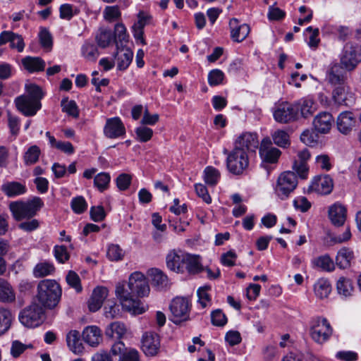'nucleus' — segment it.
I'll return each instance as SVG.
<instances>
[{
	"label": "nucleus",
	"mask_w": 361,
	"mask_h": 361,
	"mask_svg": "<svg viewBox=\"0 0 361 361\" xmlns=\"http://www.w3.org/2000/svg\"><path fill=\"white\" fill-rule=\"evenodd\" d=\"M149 293V286L145 275L139 271L130 274L128 282L118 284L116 295L118 298L123 310L133 313L140 314L147 309L137 298H142Z\"/></svg>",
	"instance_id": "f257e3e1"
},
{
	"label": "nucleus",
	"mask_w": 361,
	"mask_h": 361,
	"mask_svg": "<svg viewBox=\"0 0 361 361\" xmlns=\"http://www.w3.org/2000/svg\"><path fill=\"white\" fill-rule=\"evenodd\" d=\"M326 80L331 86L332 99L336 104L350 106L355 103V94L348 85L345 68L338 64L332 65L326 72Z\"/></svg>",
	"instance_id": "f03ea898"
},
{
	"label": "nucleus",
	"mask_w": 361,
	"mask_h": 361,
	"mask_svg": "<svg viewBox=\"0 0 361 361\" xmlns=\"http://www.w3.org/2000/svg\"><path fill=\"white\" fill-rule=\"evenodd\" d=\"M25 94L16 98V108L25 116H33L41 109L43 92L41 87L35 84L25 85Z\"/></svg>",
	"instance_id": "7ed1b4c3"
},
{
	"label": "nucleus",
	"mask_w": 361,
	"mask_h": 361,
	"mask_svg": "<svg viewBox=\"0 0 361 361\" xmlns=\"http://www.w3.org/2000/svg\"><path fill=\"white\" fill-rule=\"evenodd\" d=\"M36 298L44 307L54 308L59 303L61 296L59 284L54 280L44 279L37 285Z\"/></svg>",
	"instance_id": "20e7f679"
},
{
	"label": "nucleus",
	"mask_w": 361,
	"mask_h": 361,
	"mask_svg": "<svg viewBox=\"0 0 361 361\" xmlns=\"http://www.w3.org/2000/svg\"><path fill=\"white\" fill-rule=\"evenodd\" d=\"M44 203L39 197H35L27 202L16 201L9 204V209L17 221L33 217L42 207Z\"/></svg>",
	"instance_id": "39448f33"
},
{
	"label": "nucleus",
	"mask_w": 361,
	"mask_h": 361,
	"mask_svg": "<svg viewBox=\"0 0 361 361\" xmlns=\"http://www.w3.org/2000/svg\"><path fill=\"white\" fill-rule=\"evenodd\" d=\"M44 306L32 302L29 306L20 312L19 319L20 322L27 327H36L39 326L45 319Z\"/></svg>",
	"instance_id": "423d86ee"
},
{
	"label": "nucleus",
	"mask_w": 361,
	"mask_h": 361,
	"mask_svg": "<svg viewBox=\"0 0 361 361\" xmlns=\"http://www.w3.org/2000/svg\"><path fill=\"white\" fill-rule=\"evenodd\" d=\"M297 185L295 173L293 171H285L278 178L276 192L281 200H284L295 189Z\"/></svg>",
	"instance_id": "0eeeda50"
},
{
	"label": "nucleus",
	"mask_w": 361,
	"mask_h": 361,
	"mask_svg": "<svg viewBox=\"0 0 361 361\" xmlns=\"http://www.w3.org/2000/svg\"><path fill=\"white\" fill-rule=\"evenodd\" d=\"M274 120L279 123H289L298 119V109L288 102L276 104L273 109Z\"/></svg>",
	"instance_id": "6e6552de"
},
{
	"label": "nucleus",
	"mask_w": 361,
	"mask_h": 361,
	"mask_svg": "<svg viewBox=\"0 0 361 361\" xmlns=\"http://www.w3.org/2000/svg\"><path fill=\"white\" fill-rule=\"evenodd\" d=\"M171 313L170 319L174 324H180L189 319L190 304L185 298L176 297L169 306Z\"/></svg>",
	"instance_id": "1a4fd4ad"
},
{
	"label": "nucleus",
	"mask_w": 361,
	"mask_h": 361,
	"mask_svg": "<svg viewBox=\"0 0 361 361\" xmlns=\"http://www.w3.org/2000/svg\"><path fill=\"white\" fill-rule=\"evenodd\" d=\"M227 168L235 175H240L248 166L247 153L238 148H234L227 157Z\"/></svg>",
	"instance_id": "9d476101"
},
{
	"label": "nucleus",
	"mask_w": 361,
	"mask_h": 361,
	"mask_svg": "<svg viewBox=\"0 0 361 361\" xmlns=\"http://www.w3.org/2000/svg\"><path fill=\"white\" fill-rule=\"evenodd\" d=\"M332 331V328L326 319H317L311 327L310 335L315 342L321 344L329 338Z\"/></svg>",
	"instance_id": "9b49d317"
},
{
	"label": "nucleus",
	"mask_w": 361,
	"mask_h": 361,
	"mask_svg": "<svg viewBox=\"0 0 361 361\" xmlns=\"http://www.w3.org/2000/svg\"><path fill=\"white\" fill-rule=\"evenodd\" d=\"M104 135L110 139H116L126 135V128L119 117L108 118L104 127Z\"/></svg>",
	"instance_id": "f8f14e48"
},
{
	"label": "nucleus",
	"mask_w": 361,
	"mask_h": 361,
	"mask_svg": "<svg viewBox=\"0 0 361 361\" xmlns=\"http://www.w3.org/2000/svg\"><path fill=\"white\" fill-rule=\"evenodd\" d=\"M142 349L147 356H154L160 349V338L157 334L146 332L142 339Z\"/></svg>",
	"instance_id": "ddd939ff"
},
{
	"label": "nucleus",
	"mask_w": 361,
	"mask_h": 361,
	"mask_svg": "<svg viewBox=\"0 0 361 361\" xmlns=\"http://www.w3.org/2000/svg\"><path fill=\"white\" fill-rule=\"evenodd\" d=\"M259 154L264 161L276 163L281 155V151L276 147H271L270 138L267 137L263 139L261 142Z\"/></svg>",
	"instance_id": "4468645a"
},
{
	"label": "nucleus",
	"mask_w": 361,
	"mask_h": 361,
	"mask_svg": "<svg viewBox=\"0 0 361 361\" xmlns=\"http://www.w3.org/2000/svg\"><path fill=\"white\" fill-rule=\"evenodd\" d=\"M187 257L188 254L180 250L171 251L166 258L167 267L173 271L183 273V266L185 267L184 262Z\"/></svg>",
	"instance_id": "2eb2a0df"
},
{
	"label": "nucleus",
	"mask_w": 361,
	"mask_h": 361,
	"mask_svg": "<svg viewBox=\"0 0 361 361\" xmlns=\"http://www.w3.org/2000/svg\"><path fill=\"white\" fill-rule=\"evenodd\" d=\"M117 68L119 71H124L128 68L133 58V51L126 46L120 47L116 42V52L114 54Z\"/></svg>",
	"instance_id": "dca6fc26"
},
{
	"label": "nucleus",
	"mask_w": 361,
	"mask_h": 361,
	"mask_svg": "<svg viewBox=\"0 0 361 361\" xmlns=\"http://www.w3.org/2000/svg\"><path fill=\"white\" fill-rule=\"evenodd\" d=\"M259 147V141L256 133H244L236 140L235 148L246 152H255Z\"/></svg>",
	"instance_id": "f3484780"
},
{
	"label": "nucleus",
	"mask_w": 361,
	"mask_h": 361,
	"mask_svg": "<svg viewBox=\"0 0 361 361\" xmlns=\"http://www.w3.org/2000/svg\"><path fill=\"white\" fill-rule=\"evenodd\" d=\"M109 290L106 287L97 286L92 293L88 300V308L90 312H94L99 310L105 299L107 298Z\"/></svg>",
	"instance_id": "a211bd4d"
},
{
	"label": "nucleus",
	"mask_w": 361,
	"mask_h": 361,
	"mask_svg": "<svg viewBox=\"0 0 361 361\" xmlns=\"http://www.w3.org/2000/svg\"><path fill=\"white\" fill-rule=\"evenodd\" d=\"M333 180L328 176H318L314 178L309 190L319 194H329L333 189Z\"/></svg>",
	"instance_id": "6ab92c4d"
},
{
	"label": "nucleus",
	"mask_w": 361,
	"mask_h": 361,
	"mask_svg": "<svg viewBox=\"0 0 361 361\" xmlns=\"http://www.w3.org/2000/svg\"><path fill=\"white\" fill-rule=\"evenodd\" d=\"M356 118L350 111H343L337 118L336 125L338 131L344 135L349 134L355 126Z\"/></svg>",
	"instance_id": "aec40b11"
},
{
	"label": "nucleus",
	"mask_w": 361,
	"mask_h": 361,
	"mask_svg": "<svg viewBox=\"0 0 361 361\" xmlns=\"http://www.w3.org/2000/svg\"><path fill=\"white\" fill-rule=\"evenodd\" d=\"M334 121V117L329 112L323 111L315 116L313 126L318 133H326L331 128Z\"/></svg>",
	"instance_id": "412c9836"
},
{
	"label": "nucleus",
	"mask_w": 361,
	"mask_h": 361,
	"mask_svg": "<svg viewBox=\"0 0 361 361\" xmlns=\"http://www.w3.org/2000/svg\"><path fill=\"white\" fill-rule=\"evenodd\" d=\"M231 37L236 42H243L249 35L250 29L247 24L238 25V20L233 18L229 22Z\"/></svg>",
	"instance_id": "4be33fe9"
},
{
	"label": "nucleus",
	"mask_w": 361,
	"mask_h": 361,
	"mask_svg": "<svg viewBox=\"0 0 361 361\" xmlns=\"http://www.w3.org/2000/svg\"><path fill=\"white\" fill-rule=\"evenodd\" d=\"M298 159L295 160L293 165V169L295 171L302 179H306L308 175V167L307 160L310 157V153L308 149H305L298 152Z\"/></svg>",
	"instance_id": "5701e85b"
},
{
	"label": "nucleus",
	"mask_w": 361,
	"mask_h": 361,
	"mask_svg": "<svg viewBox=\"0 0 361 361\" xmlns=\"http://www.w3.org/2000/svg\"><path fill=\"white\" fill-rule=\"evenodd\" d=\"M359 61L356 49L352 46L346 45L344 47L341 59V64L345 68L353 70L356 67Z\"/></svg>",
	"instance_id": "b1692460"
},
{
	"label": "nucleus",
	"mask_w": 361,
	"mask_h": 361,
	"mask_svg": "<svg viewBox=\"0 0 361 361\" xmlns=\"http://www.w3.org/2000/svg\"><path fill=\"white\" fill-rule=\"evenodd\" d=\"M329 217L336 226H343L346 219V209L340 204H334L329 207Z\"/></svg>",
	"instance_id": "393cba45"
},
{
	"label": "nucleus",
	"mask_w": 361,
	"mask_h": 361,
	"mask_svg": "<svg viewBox=\"0 0 361 361\" xmlns=\"http://www.w3.org/2000/svg\"><path fill=\"white\" fill-rule=\"evenodd\" d=\"M355 259L354 252L352 249L346 247L341 248L336 257V264L340 269H348L350 267L352 262Z\"/></svg>",
	"instance_id": "a878e982"
},
{
	"label": "nucleus",
	"mask_w": 361,
	"mask_h": 361,
	"mask_svg": "<svg viewBox=\"0 0 361 361\" xmlns=\"http://www.w3.org/2000/svg\"><path fill=\"white\" fill-rule=\"evenodd\" d=\"M82 336L85 343L96 346L102 340L101 330L96 326H89L83 330Z\"/></svg>",
	"instance_id": "bb28decb"
},
{
	"label": "nucleus",
	"mask_w": 361,
	"mask_h": 361,
	"mask_svg": "<svg viewBox=\"0 0 361 361\" xmlns=\"http://www.w3.org/2000/svg\"><path fill=\"white\" fill-rule=\"evenodd\" d=\"M132 350H135L126 348L124 343L118 341L112 345L109 355L111 357V361H124L126 355Z\"/></svg>",
	"instance_id": "cd10ccee"
},
{
	"label": "nucleus",
	"mask_w": 361,
	"mask_h": 361,
	"mask_svg": "<svg viewBox=\"0 0 361 361\" xmlns=\"http://www.w3.org/2000/svg\"><path fill=\"white\" fill-rule=\"evenodd\" d=\"M78 331L71 330L66 336V342L69 349L75 354H79L83 350V345L80 339Z\"/></svg>",
	"instance_id": "c85d7f7f"
},
{
	"label": "nucleus",
	"mask_w": 361,
	"mask_h": 361,
	"mask_svg": "<svg viewBox=\"0 0 361 361\" xmlns=\"http://www.w3.org/2000/svg\"><path fill=\"white\" fill-rule=\"evenodd\" d=\"M24 68L29 72L42 71L45 68V62L39 57L26 56L22 59Z\"/></svg>",
	"instance_id": "c756f323"
},
{
	"label": "nucleus",
	"mask_w": 361,
	"mask_h": 361,
	"mask_svg": "<svg viewBox=\"0 0 361 361\" xmlns=\"http://www.w3.org/2000/svg\"><path fill=\"white\" fill-rule=\"evenodd\" d=\"M1 190L8 197H11L24 194L26 187L20 183L13 181L2 185Z\"/></svg>",
	"instance_id": "7c9ffc66"
},
{
	"label": "nucleus",
	"mask_w": 361,
	"mask_h": 361,
	"mask_svg": "<svg viewBox=\"0 0 361 361\" xmlns=\"http://www.w3.org/2000/svg\"><path fill=\"white\" fill-rule=\"evenodd\" d=\"M126 329L123 323L120 322H114L107 326L105 334L106 336L109 338L119 340L126 334Z\"/></svg>",
	"instance_id": "2f4dec72"
},
{
	"label": "nucleus",
	"mask_w": 361,
	"mask_h": 361,
	"mask_svg": "<svg viewBox=\"0 0 361 361\" xmlns=\"http://www.w3.org/2000/svg\"><path fill=\"white\" fill-rule=\"evenodd\" d=\"M54 271L55 267L52 263L43 262L35 265L32 273L35 278H43L51 275Z\"/></svg>",
	"instance_id": "473e14b6"
},
{
	"label": "nucleus",
	"mask_w": 361,
	"mask_h": 361,
	"mask_svg": "<svg viewBox=\"0 0 361 361\" xmlns=\"http://www.w3.org/2000/svg\"><path fill=\"white\" fill-rule=\"evenodd\" d=\"M15 293L11 285L6 281L0 278V301L11 302L15 300Z\"/></svg>",
	"instance_id": "72a5a7b5"
},
{
	"label": "nucleus",
	"mask_w": 361,
	"mask_h": 361,
	"mask_svg": "<svg viewBox=\"0 0 361 361\" xmlns=\"http://www.w3.org/2000/svg\"><path fill=\"white\" fill-rule=\"evenodd\" d=\"M314 290L317 298L324 299L327 298L331 293V286L328 280L320 279L314 284Z\"/></svg>",
	"instance_id": "f704fd0d"
},
{
	"label": "nucleus",
	"mask_w": 361,
	"mask_h": 361,
	"mask_svg": "<svg viewBox=\"0 0 361 361\" xmlns=\"http://www.w3.org/2000/svg\"><path fill=\"white\" fill-rule=\"evenodd\" d=\"M82 56L88 61L94 62L99 56L97 47L89 42H85L81 47Z\"/></svg>",
	"instance_id": "c9c22d12"
},
{
	"label": "nucleus",
	"mask_w": 361,
	"mask_h": 361,
	"mask_svg": "<svg viewBox=\"0 0 361 361\" xmlns=\"http://www.w3.org/2000/svg\"><path fill=\"white\" fill-rule=\"evenodd\" d=\"M12 321L11 311L4 307H0V336L5 334L10 328Z\"/></svg>",
	"instance_id": "e433bc0d"
},
{
	"label": "nucleus",
	"mask_w": 361,
	"mask_h": 361,
	"mask_svg": "<svg viewBox=\"0 0 361 361\" xmlns=\"http://www.w3.org/2000/svg\"><path fill=\"white\" fill-rule=\"evenodd\" d=\"M41 150L37 145H32L24 153L23 161L25 165L30 166L37 163L39 160Z\"/></svg>",
	"instance_id": "4c0bfd02"
},
{
	"label": "nucleus",
	"mask_w": 361,
	"mask_h": 361,
	"mask_svg": "<svg viewBox=\"0 0 361 361\" xmlns=\"http://www.w3.org/2000/svg\"><path fill=\"white\" fill-rule=\"evenodd\" d=\"M152 277V283L157 286L159 288H163L168 285V277L163 271L158 269H152L149 271Z\"/></svg>",
	"instance_id": "58836bf2"
},
{
	"label": "nucleus",
	"mask_w": 361,
	"mask_h": 361,
	"mask_svg": "<svg viewBox=\"0 0 361 361\" xmlns=\"http://www.w3.org/2000/svg\"><path fill=\"white\" fill-rule=\"evenodd\" d=\"M183 272L187 271L189 274H197L202 270V266L198 259L191 255L188 254L187 259L184 262Z\"/></svg>",
	"instance_id": "ea45409f"
},
{
	"label": "nucleus",
	"mask_w": 361,
	"mask_h": 361,
	"mask_svg": "<svg viewBox=\"0 0 361 361\" xmlns=\"http://www.w3.org/2000/svg\"><path fill=\"white\" fill-rule=\"evenodd\" d=\"M337 290L340 295L344 297L351 295L353 291L352 281L345 277H341L337 282Z\"/></svg>",
	"instance_id": "a19ab883"
},
{
	"label": "nucleus",
	"mask_w": 361,
	"mask_h": 361,
	"mask_svg": "<svg viewBox=\"0 0 361 361\" xmlns=\"http://www.w3.org/2000/svg\"><path fill=\"white\" fill-rule=\"evenodd\" d=\"M96 40L99 47L106 48L112 42H114L113 32L111 30H101L96 37Z\"/></svg>",
	"instance_id": "79ce46f5"
},
{
	"label": "nucleus",
	"mask_w": 361,
	"mask_h": 361,
	"mask_svg": "<svg viewBox=\"0 0 361 361\" xmlns=\"http://www.w3.org/2000/svg\"><path fill=\"white\" fill-rule=\"evenodd\" d=\"M204 174L205 183L211 186H214L217 184L221 176L219 171L213 166L206 167Z\"/></svg>",
	"instance_id": "37998d69"
},
{
	"label": "nucleus",
	"mask_w": 361,
	"mask_h": 361,
	"mask_svg": "<svg viewBox=\"0 0 361 361\" xmlns=\"http://www.w3.org/2000/svg\"><path fill=\"white\" fill-rule=\"evenodd\" d=\"M293 104L298 109V112L300 111L301 115L304 118L311 116L314 112L313 102L312 100H300Z\"/></svg>",
	"instance_id": "c03bdc74"
},
{
	"label": "nucleus",
	"mask_w": 361,
	"mask_h": 361,
	"mask_svg": "<svg viewBox=\"0 0 361 361\" xmlns=\"http://www.w3.org/2000/svg\"><path fill=\"white\" fill-rule=\"evenodd\" d=\"M272 139L275 145L280 147H287L290 145L289 135L285 130H278L272 134Z\"/></svg>",
	"instance_id": "a18cd8bd"
},
{
	"label": "nucleus",
	"mask_w": 361,
	"mask_h": 361,
	"mask_svg": "<svg viewBox=\"0 0 361 361\" xmlns=\"http://www.w3.org/2000/svg\"><path fill=\"white\" fill-rule=\"evenodd\" d=\"M113 35L114 42L116 44V42H118L120 47L124 46L123 44V42H128V36L126 33V29L123 24L118 23L115 25L114 32L113 33Z\"/></svg>",
	"instance_id": "49530a36"
},
{
	"label": "nucleus",
	"mask_w": 361,
	"mask_h": 361,
	"mask_svg": "<svg viewBox=\"0 0 361 361\" xmlns=\"http://www.w3.org/2000/svg\"><path fill=\"white\" fill-rule=\"evenodd\" d=\"M316 267L322 269L324 271H331L334 269L333 260L327 255L320 256L314 260Z\"/></svg>",
	"instance_id": "de8ad7c7"
},
{
	"label": "nucleus",
	"mask_w": 361,
	"mask_h": 361,
	"mask_svg": "<svg viewBox=\"0 0 361 361\" xmlns=\"http://www.w3.org/2000/svg\"><path fill=\"white\" fill-rule=\"evenodd\" d=\"M136 138L141 142H146L151 140L153 135V130L150 128L141 126L135 128Z\"/></svg>",
	"instance_id": "09e8293b"
},
{
	"label": "nucleus",
	"mask_w": 361,
	"mask_h": 361,
	"mask_svg": "<svg viewBox=\"0 0 361 361\" xmlns=\"http://www.w3.org/2000/svg\"><path fill=\"white\" fill-rule=\"evenodd\" d=\"M110 180V175L108 173L102 172L94 177V184L99 191L103 192L108 188Z\"/></svg>",
	"instance_id": "8fccbe9b"
},
{
	"label": "nucleus",
	"mask_w": 361,
	"mask_h": 361,
	"mask_svg": "<svg viewBox=\"0 0 361 361\" xmlns=\"http://www.w3.org/2000/svg\"><path fill=\"white\" fill-rule=\"evenodd\" d=\"M106 256L111 261H120L124 257V252L118 245H110L107 249Z\"/></svg>",
	"instance_id": "3c124183"
},
{
	"label": "nucleus",
	"mask_w": 361,
	"mask_h": 361,
	"mask_svg": "<svg viewBox=\"0 0 361 361\" xmlns=\"http://www.w3.org/2000/svg\"><path fill=\"white\" fill-rule=\"evenodd\" d=\"M119 305L115 302L108 300L104 306V316L108 319H114L120 315Z\"/></svg>",
	"instance_id": "603ef678"
},
{
	"label": "nucleus",
	"mask_w": 361,
	"mask_h": 361,
	"mask_svg": "<svg viewBox=\"0 0 361 361\" xmlns=\"http://www.w3.org/2000/svg\"><path fill=\"white\" fill-rule=\"evenodd\" d=\"M61 107L63 111L67 113L69 116H71L74 118L78 117V109L75 101H68L67 99H62Z\"/></svg>",
	"instance_id": "864d4df0"
},
{
	"label": "nucleus",
	"mask_w": 361,
	"mask_h": 361,
	"mask_svg": "<svg viewBox=\"0 0 361 361\" xmlns=\"http://www.w3.org/2000/svg\"><path fill=\"white\" fill-rule=\"evenodd\" d=\"M71 206L75 214H82L87 209V204L82 196L73 198Z\"/></svg>",
	"instance_id": "5fc2aeb1"
},
{
	"label": "nucleus",
	"mask_w": 361,
	"mask_h": 361,
	"mask_svg": "<svg viewBox=\"0 0 361 361\" xmlns=\"http://www.w3.org/2000/svg\"><path fill=\"white\" fill-rule=\"evenodd\" d=\"M59 11L61 18L69 20L78 13V9L71 4H65L60 6Z\"/></svg>",
	"instance_id": "6e6d98bb"
},
{
	"label": "nucleus",
	"mask_w": 361,
	"mask_h": 361,
	"mask_svg": "<svg viewBox=\"0 0 361 361\" xmlns=\"http://www.w3.org/2000/svg\"><path fill=\"white\" fill-rule=\"evenodd\" d=\"M224 73L219 69L212 70L208 74V83L210 86H216L222 83Z\"/></svg>",
	"instance_id": "4d7b16f0"
},
{
	"label": "nucleus",
	"mask_w": 361,
	"mask_h": 361,
	"mask_svg": "<svg viewBox=\"0 0 361 361\" xmlns=\"http://www.w3.org/2000/svg\"><path fill=\"white\" fill-rule=\"evenodd\" d=\"M104 17L109 21L117 20L121 16V11L118 6H108L104 10Z\"/></svg>",
	"instance_id": "13d9d810"
},
{
	"label": "nucleus",
	"mask_w": 361,
	"mask_h": 361,
	"mask_svg": "<svg viewBox=\"0 0 361 361\" xmlns=\"http://www.w3.org/2000/svg\"><path fill=\"white\" fill-rule=\"evenodd\" d=\"M32 344L25 345L19 341H13L11 344V354L13 357H19L26 349L32 348Z\"/></svg>",
	"instance_id": "bf43d9fd"
},
{
	"label": "nucleus",
	"mask_w": 361,
	"mask_h": 361,
	"mask_svg": "<svg viewBox=\"0 0 361 361\" xmlns=\"http://www.w3.org/2000/svg\"><path fill=\"white\" fill-rule=\"evenodd\" d=\"M54 256L58 262L64 263L70 258V255L67 251V248L64 245H56L54 247Z\"/></svg>",
	"instance_id": "052dcab7"
},
{
	"label": "nucleus",
	"mask_w": 361,
	"mask_h": 361,
	"mask_svg": "<svg viewBox=\"0 0 361 361\" xmlns=\"http://www.w3.org/2000/svg\"><path fill=\"white\" fill-rule=\"evenodd\" d=\"M39 42L43 48L50 49L52 47V37L46 28H42L39 33Z\"/></svg>",
	"instance_id": "680f3d73"
},
{
	"label": "nucleus",
	"mask_w": 361,
	"mask_h": 361,
	"mask_svg": "<svg viewBox=\"0 0 361 361\" xmlns=\"http://www.w3.org/2000/svg\"><path fill=\"white\" fill-rule=\"evenodd\" d=\"M8 126L11 134L16 137L20 130V120L17 116H13L9 111H8Z\"/></svg>",
	"instance_id": "e2e57ef3"
},
{
	"label": "nucleus",
	"mask_w": 361,
	"mask_h": 361,
	"mask_svg": "<svg viewBox=\"0 0 361 361\" xmlns=\"http://www.w3.org/2000/svg\"><path fill=\"white\" fill-rule=\"evenodd\" d=\"M66 281L68 284L75 288L78 293L82 290L80 277L75 271H68L66 276Z\"/></svg>",
	"instance_id": "0e129e2a"
},
{
	"label": "nucleus",
	"mask_w": 361,
	"mask_h": 361,
	"mask_svg": "<svg viewBox=\"0 0 361 361\" xmlns=\"http://www.w3.org/2000/svg\"><path fill=\"white\" fill-rule=\"evenodd\" d=\"M211 321L214 326H224L227 323V318L222 311L218 309L212 312Z\"/></svg>",
	"instance_id": "69168bd1"
},
{
	"label": "nucleus",
	"mask_w": 361,
	"mask_h": 361,
	"mask_svg": "<svg viewBox=\"0 0 361 361\" xmlns=\"http://www.w3.org/2000/svg\"><path fill=\"white\" fill-rule=\"evenodd\" d=\"M132 180V176L128 173H121L116 178V185L120 190H126L128 188Z\"/></svg>",
	"instance_id": "338daca9"
},
{
	"label": "nucleus",
	"mask_w": 361,
	"mask_h": 361,
	"mask_svg": "<svg viewBox=\"0 0 361 361\" xmlns=\"http://www.w3.org/2000/svg\"><path fill=\"white\" fill-rule=\"evenodd\" d=\"M236 259V253L233 250H229L227 252L221 255V262L224 266L233 267L235 264Z\"/></svg>",
	"instance_id": "774afa93"
}]
</instances>
